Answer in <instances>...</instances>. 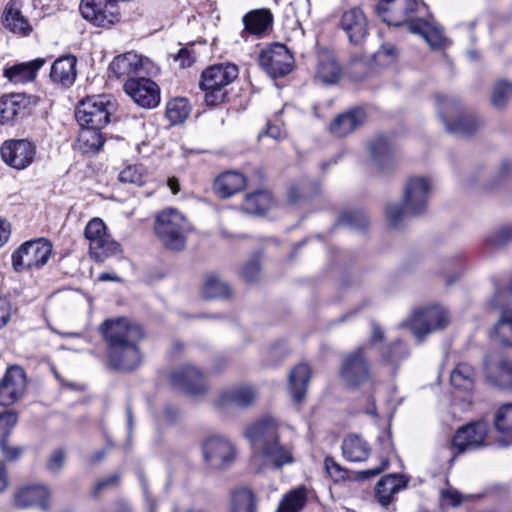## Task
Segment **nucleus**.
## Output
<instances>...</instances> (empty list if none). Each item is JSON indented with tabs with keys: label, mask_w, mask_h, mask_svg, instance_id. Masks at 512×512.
I'll list each match as a JSON object with an SVG mask.
<instances>
[{
	"label": "nucleus",
	"mask_w": 512,
	"mask_h": 512,
	"mask_svg": "<svg viewBox=\"0 0 512 512\" xmlns=\"http://www.w3.org/2000/svg\"><path fill=\"white\" fill-rule=\"evenodd\" d=\"M366 118L363 109L355 108L348 112L338 115L330 125V132L336 137H344L359 126H361Z\"/></svg>",
	"instance_id": "nucleus-30"
},
{
	"label": "nucleus",
	"mask_w": 512,
	"mask_h": 512,
	"mask_svg": "<svg viewBox=\"0 0 512 512\" xmlns=\"http://www.w3.org/2000/svg\"><path fill=\"white\" fill-rule=\"evenodd\" d=\"M79 10L85 20L97 27L109 28L120 19L116 0H81Z\"/></svg>",
	"instance_id": "nucleus-14"
},
{
	"label": "nucleus",
	"mask_w": 512,
	"mask_h": 512,
	"mask_svg": "<svg viewBox=\"0 0 512 512\" xmlns=\"http://www.w3.org/2000/svg\"><path fill=\"white\" fill-rule=\"evenodd\" d=\"M341 75V69L336 60L331 56H323L318 63L317 76L327 84L336 83Z\"/></svg>",
	"instance_id": "nucleus-44"
},
{
	"label": "nucleus",
	"mask_w": 512,
	"mask_h": 512,
	"mask_svg": "<svg viewBox=\"0 0 512 512\" xmlns=\"http://www.w3.org/2000/svg\"><path fill=\"white\" fill-rule=\"evenodd\" d=\"M77 58L73 55L61 56L54 61L50 70V78L53 82L64 87H70L76 80Z\"/></svg>",
	"instance_id": "nucleus-29"
},
{
	"label": "nucleus",
	"mask_w": 512,
	"mask_h": 512,
	"mask_svg": "<svg viewBox=\"0 0 512 512\" xmlns=\"http://www.w3.org/2000/svg\"><path fill=\"white\" fill-rule=\"evenodd\" d=\"M342 453L351 462L365 461L370 454V446L360 436L348 435L342 443Z\"/></svg>",
	"instance_id": "nucleus-36"
},
{
	"label": "nucleus",
	"mask_w": 512,
	"mask_h": 512,
	"mask_svg": "<svg viewBox=\"0 0 512 512\" xmlns=\"http://www.w3.org/2000/svg\"><path fill=\"white\" fill-rule=\"evenodd\" d=\"M154 230L165 248L181 251L185 248L191 225L182 212L168 207L156 215Z\"/></svg>",
	"instance_id": "nucleus-4"
},
{
	"label": "nucleus",
	"mask_w": 512,
	"mask_h": 512,
	"mask_svg": "<svg viewBox=\"0 0 512 512\" xmlns=\"http://www.w3.org/2000/svg\"><path fill=\"white\" fill-rule=\"evenodd\" d=\"M375 60L381 62L383 58H387L386 62L390 63L395 58V48L391 45L382 46L375 54Z\"/></svg>",
	"instance_id": "nucleus-61"
},
{
	"label": "nucleus",
	"mask_w": 512,
	"mask_h": 512,
	"mask_svg": "<svg viewBox=\"0 0 512 512\" xmlns=\"http://www.w3.org/2000/svg\"><path fill=\"white\" fill-rule=\"evenodd\" d=\"M426 5L418 0H380L376 5L379 17L388 25L400 26L419 19Z\"/></svg>",
	"instance_id": "nucleus-9"
},
{
	"label": "nucleus",
	"mask_w": 512,
	"mask_h": 512,
	"mask_svg": "<svg viewBox=\"0 0 512 512\" xmlns=\"http://www.w3.org/2000/svg\"><path fill=\"white\" fill-rule=\"evenodd\" d=\"M306 502L307 490L304 486H300L285 494L276 512H300Z\"/></svg>",
	"instance_id": "nucleus-43"
},
{
	"label": "nucleus",
	"mask_w": 512,
	"mask_h": 512,
	"mask_svg": "<svg viewBox=\"0 0 512 512\" xmlns=\"http://www.w3.org/2000/svg\"><path fill=\"white\" fill-rule=\"evenodd\" d=\"M474 380V368L468 363H459L450 374L451 385L459 390H472L474 387Z\"/></svg>",
	"instance_id": "nucleus-41"
},
{
	"label": "nucleus",
	"mask_w": 512,
	"mask_h": 512,
	"mask_svg": "<svg viewBox=\"0 0 512 512\" xmlns=\"http://www.w3.org/2000/svg\"><path fill=\"white\" fill-rule=\"evenodd\" d=\"M148 60L135 52H127L115 57L109 65V78L126 81L148 74Z\"/></svg>",
	"instance_id": "nucleus-17"
},
{
	"label": "nucleus",
	"mask_w": 512,
	"mask_h": 512,
	"mask_svg": "<svg viewBox=\"0 0 512 512\" xmlns=\"http://www.w3.org/2000/svg\"><path fill=\"white\" fill-rule=\"evenodd\" d=\"M408 479L401 474H389L382 477L375 486V497L379 504L387 507L393 500V495L405 489Z\"/></svg>",
	"instance_id": "nucleus-27"
},
{
	"label": "nucleus",
	"mask_w": 512,
	"mask_h": 512,
	"mask_svg": "<svg viewBox=\"0 0 512 512\" xmlns=\"http://www.w3.org/2000/svg\"><path fill=\"white\" fill-rule=\"evenodd\" d=\"M257 399V391L250 385H235L221 390L215 405L221 410L230 408H248Z\"/></svg>",
	"instance_id": "nucleus-21"
},
{
	"label": "nucleus",
	"mask_w": 512,
	"mask_h": 512,
	"mask_svg": "<svg viewBox=\"0 0 512 512\" xmlns=\"http://www.w3.org/2000/svg\"><path fill=\"white\" fill-rule=\"evenodd\" d=\"M431 189L429 178L411 177L404 188L403 204L393 203L386 208V217L390 225L398 227L407 217L424 213L428 207Z\"/></svg>",
	"instance_id": "nucleus-3"
},
{
	"label": "nucleus",
	"mask_w": 512,
	"mask_h": 512,
	"mask_svg": "<svg viewBox=\"0 0 512 512\" xmlns=\"http://www.w3.org/2000/svg\"><path fill=\"white\" fill-rule=\"evenodd\" d=\"M488 424L476 421L459 428L453 437L452 445L458 452L473 450L490 445L487 441Z\"/></svg>",
	"instance_id": "nucleus-19"
},
{
	"label": "nucleus",
	"mask_w": 512,
	"mask_h": 512,
	"mask_svg": "<svg viewBox=\"0 0 512 512\" xmlns=\"http://www.w3.org/2000/svg\"><path fill=\"white\" fill-rule=\"evenodd\" d=\"M52 253V245L45 239L23 243L11 256L12 266L16 272L44 266Z\"/></svg>",
	"instance_id": "nucleus-10"
},
{
	"label": "nucleus",
	"mask_w": 512,
	"mask_h": 512,
	"mask_svg": "<svg viewBox=\"0 0 512 512\" xmlns=\"http://www.w3.org/2000/svg\"><path fill=\"white\" fill-rule=\"evenodd\" d=\"M259 64L270 77L278 78L292 71L294 59L285 45L275 43L261 51Z\"/></svg>",
	"instance_id": "nucleus-15"
},
{
	"label": "nucleus",
	"mask_w": 512,
	"mask_h": 512,
	"mask_svg": "<svg viewBox=\"0 0 512 512\" xmlns=\"http://www.w3.org/2000/svg\"><path fill=\"white\" fill-rule=\"evenodd\" d=\"M99 127H81L78 134V146L84 154L98 152L104 144V138Z\"/></svg>",
	"instance_id": "nucleus-38"
},
{
	"label": "nucleus",
	"mask_w": 512,
	"mask_h": 512,
	"mask_svg": "<svg viewBox=\"0 0 512 512\" xmlns=\"http://www.w3.org/2000/svg\"><path fill=\"white\" fill-rule=\"evenodd\" d=\"M245 184V177L241 173L228 171L216 178L214 190L219 197L228 198L241 191Z\"/></svg>",
	"instance_id": "nucleus-35"
},
{
	"label": "nucleus",
	"mask_w": 512,
	"mask_h": 512,
	"mask_svg": "<svg viewBox=\"0 0 512 512\" xmlns=\"http://www.w3.org/2000/svg\"><path fill=\"white\" fill-rule=\"evenodd\" d=\"M260 272L261 268L259 260L257 258H253L244 265L242 269V276L248 282H255L259 279Z\"/></svg>",
	"instance_id": "nucleus-54"
},
{
	"label": "nucleus",
	"mask_w": 512,
	"mask_h": 512,
	"mask_svg": "<svg viewBox=\"0 0 512 512\" xmlns=\"http://www.w3.org/2000/svg\"><path fill=\"white\" fill-rule=\"evenodd\" d=\"M18 420L17 414L12 411H6L0 414V439H8L12 428Z\"/></svg>",
	"instance_id": "nucleus-53"
},
{
	"label": "nucleus",
	"mask_w": 512,
	"mask_h": 512,
	"mask_svg": "<svg viewBox=\"0 0 512 512\" xmlns=\"http://www.w3.org/2000/svg\"><path fill=\"white\" fill-rule=\"evenodd\" d=\"M44 58H36L29 62L15 64L4 70V76L15 84L31 82L36 78L38 70L45 64Z\"/></svg>",
	"instance_id": "nucleus-33"
},
{
	"label": "nucleus",
	"mask_w": 512,
	"mask_h": 512,
	"mask_svg": "<svg viewBox=\"0 0 512 512\" xmlns=\"http://www.w3.org/2000/svg\"><path fill=\"white\" fill-rule=\"evenodd\" d=\"M0 154L9 167L21 171L33 164L37 146L29 139H8L1 144Z\"/></svg>",
	"instance_id": "nucleus-13"
},
{
	"label": "nucleus",
	"mask_w": 512,
	"mask_h": 512,
	"mask_svg": "<svg viewBox=\"0 0 512 512\" xmlns=\"http://www.w3.org/2000/svg\"><path fill=\"white\" fill-rule=\"evenodd\" d=\"M107 343L109 365L119 371H130L141 363L139 342L143 338L141 327L124 317L108 319L100 327Z\"/></svg>",
	"instance_id": "nucleus-1"
},
{
	"label": "nucleus",
	"mask_w": 512,
	"mask_h": 512,
	"mask_svg": "<svg viewBox=\"0 0 512 512\" xmlns=\"http://www.w3.org/2000/svg\"><path fill=\"white\" fill-rule=\"evenodd\" d=\"M442 496L445 499L450 500L453 506L459 505L462 501V495L457 490L454 489H448L446 491H443Z\"/></svg>",
	"instance_id": "nucleus-64"
},
{
	"label": "nucleus",
	"mask_w": 512,
	"mask_h": 512,
	"mask_svg": "<svg viewBox=\"0 0 512 512\" xmlns=\"http://www.w3.org/2000/svg\"><path fill=\"white\" fill-rule=\"evenodd\" d=\"M49 492L45 486H26L15 494V504L21 508L39 507L43 510L48 508Z\"/></svg>",
	"instance_id": "nucleus-31"
},
{
	"label": "nucleus",
	"mask_w": 512,
	"mask_h": 512,
	"mask_svg": "<svg viewBox=\"0 0 512 512\" xmlns=\"http://www.w3.org/2000/svg\"><path fill=\"white\" fill-rule=\"evenodd\" d=\"M311 377V369L300 363L289 374V392L294 403L300 404L305 396Z\"/></svg>",
	"instance_id": "nucleus-34"
},
{
	"label": "nucleus",
	"mask_w": 512,
	"mask_h": 512,
	"mask_svg": "<svg viewBox=\"0 0 512 512\" xmlns=\"http://www.w3.org/2000/svg\"><path fill=\"white\" fill-rule=\"evenodd\" d=\"M272 198L267 191L248 194L242 202V210L248 214L261 215L271 206Z\"/></svg>",
	"instance_id": "nucleus-40"
},
{
	"label": "nucleus",
	"mask_w": 512,
	"mask_h": 512,
	"mask_svg": "<svg viewBox=\"0 0 512 512\" xmlns=\"http://www.w3.org/2000/svg\"><path fill=\"white\" fill-rule=\"evenodd\" d=\"M449 321V313L443 306L431 305L416 309L400 326L409 328L421 342L426 335L446 328Z\"/></svg>",
	"instance_id": "nucleus-7"
},
{
	"label": "nucleus",
	"mask_w": 512,
	"mask_h": 512,
	"mask_svg": "<svg viewBox=\"0 0 512 512\" xmlns=\"http://www.w3.org/2000/svg\"><path fill=\"white\" fill-rule=\"evenodd\" d=\"M202 456L211 469L223 470L229 467L235 460L236 447L226 437L211 435L201 445Z\"/></svg>",
	"instance_id": "nucleus-11"
},
{
	"label": "nucleus",
	"mask_w": 512,
	"mask_h": 512,
	"mask_svg": "<svg viewBox=\"0 0 512 512\" xmlns=\"http://www.w3.org/2000/svg\"><path fill=\"white\" fill-rule=\"evenodd\" d=\"M11 317V305L6 298L0 297V328L4 327Z\"/></svg>",
	"instance_id": "nucleus-59"
},
{
	"label": "nucleus",
	"mask_w": 512,
	"mask_h": 512,
	"mask_svg": "<svg viewBox=\"0 0 512 512\" xmlns=\"http://www.w3.org/2000/svg\"><path fill=\"white\" fill-rule=\"evenodd\" d=\"M254 494L247 488H239L232 494L230 512H254Z\"/></svg>",
	"instance_id": "nucleus-46"
},
{
	"label": "nucleus",
	"mask_w": 512,
	"mask_h": 512,
	"mask_svg": "<svg viewBox=\"0 0 512 512\" xmlns=\"http://www.w3.org/2000/svg\"><path fill=\"white\" fill-rule=\"evenodd\" d=\"M245 437L252 448L260 454L265 464L274 469L295 462L294 446L283 442L278 436V422L271 416H265L247 427Z\"/></svg>",
	"instance_id": "nucleus-2"
},
{
	"label": "nucleus",
	"mask_w": 512,
	"mask_h": 512,
	"mask_svg": "<svg viewBox=\"0 0 512 512\" xmlns=\"http://www.w3.org/2000/svg\"><path fill=\"white\" fill-rule=\"evenodd\" d=\"M64 460V451L62 449H57L50 455L46 467L50 472L57 473L62 468Z\"/></svg>",
	"instance_id": "nucleus-56"
},
{
	"label": "nucleus",
	"mask_w": 512,
	"mask_h": 512,
	"mask_svg": "<svg viewBox=\"0 0 512 512\" xmlns=\"http://www.w3.org/2000/svg\"><path fill=\"white\" fill-rule=\"evenodd\" d=\"M25 390V371L20 366H10L0 380V405L14 404L24 395Z\"/></svg>",
	"instance_id": "nucleus-20"
},
{
	"label": "nucleus",
	"mask_w": 512,
	"mask_h": 512,
	"mask_svg": "<svg viewBox=\"0 0 512 512\" xmlns=\"http://www.w3.org/2000/svg\"><path fill=\"white\" fill-rule=\"evenodd\" d=\"M119 180L123 183L142 185L144 183V174L142 166H127L119 173Z\"/></svg>",
	"instance_id": "nucleus-51"
},
{
	"label": "nucleus",
	"mask_w": 512,
	"mask_h": 512,
	"mask_svg": "<svg viewBox=\"0 0 512 512\" xmlns=\"http://www.w3.org/2000/svg\"><path fill=\"white\" fill-rule=\"evenodd\" d=\"M409 31L413 34L422 36L431 48H441L446 44L447 39L443 30L431 19L420 17L409 24Z\"/></svg>",
	"instance_id": "nucleus-28"
},
{
	"label": "nucleus",
	"mask_w": 512,
	"mask_h": 512,
	"mask_svg": "<svg viewBox=\"0 0 512 512\" xmlns=\"http://www.w3.org/2000/svg\"><path fill=\"white\" fill-rule=\"evenodd\" d=\"M171 384L186 394L197 396L207 390L203 373L194 366L186 365L173 371Z\"/></svg>",
	"instance_id": "nucleus-22"
},
{
	"label": "nucleus",
	"mask_w": 512,
	"mask_h": 512,
	"mask_svg": "<svg viewBox=\"0 0 512 512\" xmlns=\"http://www.w3.org/2000/svg\"><path fill=\"white\" fill-rule=\"evenodd\" d=\"M123 88L125 93L142 108L152 109L160 103L159 86L146 75L126 81Z\"/></svg>",
	"instance_id": "nucleus-18"
},
{
	"label": "nucleus",
	"mask_w": 512,
	"mask_h": 512,
	"mask_svg": "<svg viewBox=\"0 0 512 512\" xmlns=\"http://www.w3.org/2000/svg\"><path fill=\"white\" fill-rule=\"evenodd\" d=\"M338 27L345 33L349 43L361 47L369 35V21L359 7L344 10L339 18Z\"/></svg>",
	"instance_id": "nucleus-16"
},
{
	"label": "nucleus",
	"mask_w": 512,
	"mask_h": 512,
	"mask_svg": "<svg viewBox=\"0 0 512 512\" xmlns=\"http://www.w3.org/2000/svg\"><path fill=\"white\" fill-rule=\"evenodd\" d=\"M341 375L351 386L360 385L368 379L369 366L363 355L362 347L345 358L341 368Z\"/></svg>",
	"instance_id": "nucleus-24"
},
{
	"label": "nucleus",
	"mask_w": 512,
	"mask_h": 512,
	"mask_svg": "<svg viewBox=\"0 0 512 512\" xmlns=\"http://www.w3.org/2000/svg\"><path fill=\"white\" fill-rule=\"evenodd\" d=\"M11 235V225L6 220L0 217V248L4 246Z\"/></svg>",
	"instance_id": "nucleus-62"
},
{
	"label": "nucleus",
	"mask_w": 512,
	"mask_h": 512,
	"mask_svg": "<svg viewBox=\"0 0 512 512\" xmlns=\"http://www.w3.org/2000/svg\"><path fill=\"white\" fill-rule=\"evenodd\" d=\"M370 159L368 167L371 171L382 173L394 164L393 147L388 137H375L369 145Z\"/></svg>",
	"instance_id": "nucleus-23"
},
{
	"label": "nucleus",
	"mask_w": 512,
	"mask_h": 512,
	"mask_svg": "<svg viewBox=\"0 0 512 512\" xmlns=\"http://www.w3.org/2000/svg\"><path fill=\"white\" fill-rule=\"evenodd\" d=\"M85 238L89 241V252L97 262H103L107 257L120 252V245L110 239L106 233V226L99 218L88 222L84 231Z\"/></svg>",
	"instance_id": "nucleus-12"
},
{
	"label": "nucleus",
	"mask_w": 512,
	"mask_h": 512,
	"mask_svg": "<svg viewBox=\"0 0 512 512\" xmlns=\"http://www.w3.org/2000/svg\"><path fill=\"white\" fill-rule=\"evenodd\" d=\"M114 110L115 103L110 95L88 96L78 104L75 118L81 127L103 128L109 123Z\"/></svg>",
	"instance_id": "nucleus-8"
},
{
	"label": "nucleus",
	"mask_w": 512,
	"mask_h": 512,
	"mask_svg": "<svg viewBox=\"0 0 512 512\" xmlns=\"http://www.w3.org/2000/svg\"><path fill=\"white\" fill-rule=\"evenodd\" d=\"M487 378L494 385L509 389L512 388V362L501 359L496 364H487Z\"/></svg>",
	"instance_id": "nucleus-37"
},
{
	"label": "nucleus",
	"mask_w": 512,
	"mask_h": 512,
	"mask_svg": "<svg viewBox=\"0 0 512 512\" xmlns=\"http://www.w3.org/2000/svg\"><path fill=\"white\" fill-rule=\"evenodd\" d=\"M491 338L502 345L512 346L511 309H504L501 311L499 319L491 332Z\"/></svg>",
	"instance_id": "nucleus-39"
},
{
	"label": "nucleus",
	"mask_w": 512,
	"mask_h": 512,
	"mask_svg": "<svg viewBox=\"0 0 512 512\" xmlns=\"http://www.w3.org/2000/svg\"><path fill=\"white\" fill-rule=\"evenodd\" d=\"M190 107L184 98H175L168 102L166 115L171 123H182L189 115Z\"/></svg>",
	"instance_id": "nucleus-47"
},
{
	"label": "nucleus",
	"mask_w": 512,
	"mask_h": 512,
	"mask_svg": "<svg viewBox=\"0 0 512 512\" xmlns=\"http://www.w3.org/2000/svg\"><path fill=\"white\" fill-rule=\"evenodd\" d=\"M368 224L367 217L362 211H345L340 214L337 225L350 229H364Z\"/></svg>",
	"instance_id": "nucleus-49"
},
{
	"label": "nucleus",
	"mask_w": 512,
	"mask_h": 512,
	"mask_svg": "<svg viewBox=\"0 0 512 512\" xmlns=\"http://www.w3.org/2000/svg\"><path fill=\"white\" fill-rule=\"evenodd\" d=\"M118 480L119 476L114 474L98 481L93 491L94 496H97L101 491H103L106 488L115 486L118 483Z\"/></svg>",
	"instance_id": "nucleus-60"
},
{
	"label": "nucleus",
	"mask_w": 512,
	"mask_h": 512,
	"mask_svg": "<svg viewBox=\"0 0 512 512\" xmlns=\"http://www.w3.org/2000/svg\"><path fill=\"white\" fill-rule=\"evenodd\" d=\"M4 25L11 32L22 36L28 35L32 30L31 25L14 5L5 8Z\"/></svg>",
	"instance_id": "nucleus-42"
},
{
	"label": "nucleus",
	"mask_w": 512,
	"mask_h": 512,
	"mask_svg": "<svg viewBox=\"0 0 512 512\" xmlns=\"http://www.w3.org/2000/svg\"><path fill=\"white\" fill-rule=\"evenodd\" d=\"M231 293L230 287L217 275H207L203 285V296L208 299L227 298Z\"/></svg>",
	"instance_id": "nucleus-45"
},
{
	"label": "nucleus",
	"mask_w": 512,
	"mask_h": 512,
	"mask_svg": "<svg viewBox=\"0 0 512 512\" xmlns=\"http://www.w3.org/2000/svg\"><path fill=\"white\" fill-rule=\"evenodd\" d=\"M273 20V14L268 8L251 10L242 17L244 25L242 34L247 33L257 38H262L272 28Z\"/></svg>",
	"instance_id": "nucleus-25"
},
{
	"label": "nucleus",
	"mask_w": 512,
	"mask_h": 512,
	"mask_svg": "<svg viewBox=\"0 0 512 512\" xmlns=\"http://www.w3.org/2000/svg\"><path fill=\"white\" fill-rule=\"evenodd\" d=\"M407 355L408 351L401 341L394 342L382 351L383 358L390 363H396L407 357Z\"/></svg>",
	"instance_id": "nucleus-52"
},
{
	"label": "nucleus",
	"mask_w": 512,
	"mask_h": 512,
	"mask_svg": "<svg viewBox=\"0 0 512 512\" xmlns=\"http://www.w3.org/2000/svg\"><path fill=\"white\" fill-rule=\"evenodd\" d=\"M27 99L23 94H10L0 98V123H13L26 113Z\"/></svg>",
	"instance_id": "nucleus-32"
},
{
	"label": "nucleus",
	"mask_w": 512,
	"mask_h": 512,
	"mask_svg": "<svg viewBox=\"0 0 512 512\" xmlns=\"http://www.w3.org/2000/svg\"><path fill=\"white\" fill-rule=\"evenodd\" d=\"M493 425L497 433V445L501 447L512 445V403L502 404L495 410Z\"/></svg>",
	"instance_id": "nucleus-26"
},
{
	"label": "nucleus",
	"mask_w": 512,
	"mask_h": 512,
	"mask_svg": "<svg viewBox=\"0 0 512 512\" xmlns=\"http://www.w3.org/2000/svg\"><path fill=\"white\" fill-rule=\"evenodd\" d=\"M511 97L512 82L500 80L493 86L490 101L494 107L503 109Z\"/></svg>",
	"instance_id": "nucleus-48"
},
{
	"label": "nucleus",
	"mask_w": 512,
	"mask_h": 512,
	"mask_svg": "<svg viewBox=\"0 0 512 512\" xmlns=\"http://www.w3.org/2000/svg\"><path fill=\"white\" fill-rule=\"evenodd\" d=\"M435 101L439 118L447 132L468 136L482 125L477 116L463 113L462 105L456 98L439 94L435 96Z\"/></svg>",
	"instance_id": "nucleus-5"
},
{
	"label": "nucleus",
	"mask_w": 512,
	"mask_h": 512,
	"mask_svg": "<svg viewBox=\"0 0 512 512\" xmlns=\"http://www.w3.org/2000/svg\"><path fill=\"white\" fill-rule=\"evenodd\" d=\"M0 449L4 458L8 461L16 460L21 454V449L19 447L9 446L8 439H0Z\"/></svg>",
	"instance_id": "nucleus-57"
},
{
	"label": "nucleus",
	"mask_w": 512,
	"mask_h": 512,
	"mask_svg": "<svg viewBox=\"0 0 512 512\" xmlns=\"http://www.w3.org/2000/svg\"><path fill=\"white\" fill-rule=\"evenodd\" d=\"M388 466V460L384 459L382 460L381 464L375 468L367 469L358 472L357 479L359 480H366L369 478H372L374 476L379 475L386 467Z\"/></svg>",
	"instance_id": "nucleus-58"
},
{
	"label": "nucleus",
	"mask_w": 512,
	"mask_h": 512,
	"mask_svg": "<svg viewBox=\"0 0 512 512\" xmlns=\"http://www.w3.org/2000/svg\"><path fill=\"white\" fill-rule=\"evenodd\" d=\"M238 77V68L231 63H220L206 68L201 74L200 88L205 92V102L215 106L224 101V88Z\"/></svg>",
	"instance_id": "nucleus-6"
},
{
	"label": "nucleus",
	"mask_w": 512,
	"mask_h": 512,
	"mask_svg": "<svg viewBox=\"0 0 512 512\" xmlns=\"http://www.w3.org/2000/svg\"><path fill=\"white\" fill-rule=\"evenodd\" d=\"M512 239V225L502 226L492 231L486 238V245L490 248H499Z\"/></svg>",
	"instance_id": "nucleus-50"
},
{
	"label": "nucleus",
	"mask_w": 512,
	"mask_h": 512,
	"mask_svg": "<svg viewBox=\"0 0 512 512\" xmlns=\"http://www.w3.org/2000/svg\"><path fill=\"white\" fill-rule=\"evenodd\" d=\"M325 468L329 475L336 481L344 480L347 477V472L344 470L333 458L326 457Z\"/></svg>",
	"instance_id": "nucleus-55"
},
{
	"label": "nucleus",
	"mask_w": 512,
	"mask_h": 512,
	"mask_svg": "<svg viewBox=\"0 0 512 512\" xmlns=\"http://www.w3.org/2000/svg\"><path fill=\"white\" fill-rule=\"evenodd\" d=\"M175 59L181 62L182 67H189L194 62V58L187 48L180 49Z\"/></svg>",
	"instance_id": "nucleus-63"
}]
</instances>
